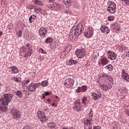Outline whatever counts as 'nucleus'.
I'll list each match as a JSON object with an SVG mask.
<instances>
[{
  "label": "nucleus",
  "mask_w": 129,
  "mask_h": 129,
  "mask_svg": "<svg viewBox=\"0 0 129 129\" xmlns=\"http://www.w3.org/2000/svg\"><path fill=\"white\" fill-rule=\"evenodd\" d=\"M82 32V23H79L77 26H74L71 29L69 38L70 40H73L74 37H79Z\"/></svg>",
  "instance_id": "1"
},
{
  "label": "nucleus",
  "mask_w": 129,
  "mask_h": 129,
  "mask_svg": "<svg viewBox=\"0 0 129 129\" xmlns=\"http://www.w3.org/2000/svg\"><path fill=\"white\" fill-rule=\"evenodd\" d=\"M13 98V96L10 94H5L1 98V101L2 102V105H8Z\"/></svg>",
  "instance_id": "2"
},
{
  "label": "nucleus",
  "mask_w": 129,
  "mask_h": 129,
  "mask_svg": "<svg viewBox=\"0 0 129 129\" xmlns=\"http://www.w3.org/2000/svg\"><path fill=\"white\" fill-rule=\"evenodd\" d=\"M107 6V11L110 13V14H114L116 11V4L111 1H108Z\"/></svg>",
  "instance_id": "3"
},
{
  "label": "nucleus",
  "mask_w": 129,
  "mask_h": 129,
  "mask_svg": "<svg viewBox=\"0 0 129 129\" xmlns=\"http://www.w3.org/2000/svg\"><path fill=\"white\" fill-rule=\"evenodd\" d=\"M11 113L12 114L13 118L14 119H16L18 120L21 118V113L19 111V110L13 108L11 110Z\"/></svg>",
  "instance_id": "4"
},
{
  "label": "nucleus",
  "mask_w": 129,
  "mask_h": 129,
  "mask_svg": "<svg viewBox=\"0 0 129 129\" xmlns=\"http://www.w3.org/2000/svg\"><path fill=\"white\" fill-rule=\"evenodd\" d=\"M75 55H76L78 58H83L85 56V50L83 48L77 49L75 52Z\"/></svg>",
  "instance_id": "5"
},
{
  "label": "nucleus",
  "mask_w": 129,
  "mask_h": 129,
  "mask_svg": "<svg viewBox=\"0 0 129 129\" xmlns=\"http://www.w3.org/2000/svg\"><path fill=\"white\" fill-rule=\"evenodd\" d=\"M85 37L86 38H90V37L93 36V28L92 27H88L87 28L84 33Z\"/></svg>",
  "instance_id": "6"
},
{
  "label": "nucleus",
  "mask_w": 129,
  "mask_h": 129,
  "mask_svg": "<svg viewBox=\"0 0 129 129\" xmlns=\"http://www.w3.org/2000/svg\"><path fill=\"white\" fill-rule=\"evenodd\" d=\"M37 116L38 118L40 119L42 122H46V120H48V118L45 115V113H44V112H43L42 111H38Z\"/></svg>",
  "instance_id": "7"
},
{
  "label": "nucleus",
  "mask_w": 129,
  "mask_h": 129,
  "mask_svg": "<svg viewBox=\"0 0 129 129\" xmlns=\"http://www.w3.org/2000/svg\"><path fill=\"white\" fill-rule=\"evenodd\" d=\"M92 123H93V120L92 118L84 119V124L87 126L88 128L92 129Z\"/></svg>",
  "instance_id": "8"
},
{
  "label": "nucleus",
  "mask_w": 129,
  "mask_h": 129,
  "mask_svg": "<svg viewBox=\"0 0 129 129\" xmlns=\"http://www.w3.org/2000/svg\"><path fill=\"white\" fill-rule=\"evenodd\" d=\"M40 86V83H30L28 86V90L31 92L36 91V89Z\"/></svg>",
  "instance_id": "9"
},
{
  "label": "nucleus",
  "mask_w": 129,
  "mask_h": 129,
  "mask_svg": "<svg viewBox=\"0 0 129 129\" xmlns=\"http://www.w3.org/2000/svg\"><path fill=\"white\" fill-rule=\"evenodd\" d=\"M74 83V80L73 79L68 78L64 82V85L67 88H70Z\"/></svg>",
  "instance_id": "10"
},
{
  "label": "nucleus",
  "mask_w": 129,
  "mask_h": 129,
  "mask_svg": "<svg viewBox=\"0 0 129 129\" xmlns=\"http://www.w3.org/2000/svg\"><path fill=\"white\" fill-rule=\"evenodd\" d=\"M38 33H39V36H40V37H43V38H45V37H46V35H47V33H48V32L47 31V29H46V28L42 27V28H40L38 30Z\"/></svg>",
  "instance_id": "11"
},
{
  "label": "nucleus",
  "mask_w": 129,
  "mask_h": 129,
  "mask_svg": "<svg viewBox=\"0 0 129 129\" xmlns=\"http://www.w3.org/2000/svg\"><path fill=\"white\" fill-rule=\"evenodd\" d=\"M100 31L101 33H105V35H108L110 32V30L108 27L106 25H103L100 28Z\"/></svg>",
  "instance_id": "12"
},
{
  "label": "nucleus",
  "mask_w": 129,
  "mask_h": 129,
  "mask_svg": "<svg viewBox=\"0 0 129 129\" xmlns=\"http://www.w3.org/2000/svg\"><path fill=\"white\" fill-rule=\"evenodd\" d=\"M121 72H122V73H121L122 79H123V80H125V81L128 82V81H129L128 74L125 73V70H122Z\"/></svg>",
  "instance_id": "13"
},
{
  "label": "nucleus",
  "mask_w": 129,
  "mask_h": 129,
  "mask_svg": "<svg viewBox=\"0 0 129 129\" xmlns=\"http://www.w3.org/2000/svg\"><path fill=\"white\" fill-rule=\"evenodd\" d=\"M107 54H108V58L110 60H115L117 56L114 52L110 51H108Z\"/></svg>",
  "instance_id": "14"
},
{
  "label": "nucleus",
  "mask_w": 129,
  "mask_h": 129,
  "mask_svg": "<svg viewBox=\"0 0 129 129\" xmlns=\"http://www.w3.org/2000/svg\"><path fill=\"white\" fill-rule=\"evenodd\" d=\"M11 71V74H18L19 72V69L16 66H12L11 67L8 68Z\"/></svg>",
  "instance_id": "15"
},
{
  "label": "nucleus",
  "mask_w": 129,
  "mask_h": 129,
  "mask_svg": "<svg viewBox=\"0 0 129 129\" xmlns=\"http://www.w3.org/2000/svg\"><path fill=\"white\" fill-rule=\"evenodd\" d=\"M83 106L81 105H76L73 106V109L75 110V111H77V112H80V111H82Z\"/></svg>",
  "instance_id": "16"
},
{
  "label": "nucleus",
  "mask_w": 129,
  "mask_h": 129,
  "mask_svg": "<svg viewBox=\"0 0 129 129\" xmlns=\"http://www.w3.org/2000/svg\"><path fill=\"white\" fill-rule=\"evenodd\" d=\"M100 62L102 65L105 66L108 64L109 60L106 57H102L100 58Z\"/></svg>",
  "instance_id": "17"
},
{
  "label": "nucleus",
  "mask_w": 129,
  "mask_h": 129,
  "mask_svg": "<svg viewBox=\"0 0 129 129\" xmlns=\"http://www.w3.org/2000/svg\"><path fill=\"white\" fill-rule=\"evenodd\" d=\"M67 65H75V64H77L78 61L76 60L73 59V58H71L69 60L66 62Z\"/></svg>",
  "instance_id": "18"
},
{
  "label": "nucleus",
  "mask_w": 129,
  "mask_h": 129,
  "mask_svg": "<svg viewBox=\"0 0 129 129\" xmlns=\"http://www.w3.org/2000/svg\"><path fill=\"white\" fill-rule=\"evenodd\" d=\"M8 111V107L5 105H3L0 106V112H6Z\"/></svg>",
  "instance_id": "19"
},
{
  "label": "nucleus",
  "mask_w": 129,
  "mask_h": 129,
  "mask_svg": "<svg viewBox=\"0 0 129 129\" xmlns=\"http://www.w3.org/2000/svg\"><path fill=\"white\" fill-rule=\"evenodd\" d=\"M119 91L121 93H126L127 92V89L124 87H121Z\"/></svg>",
  "instance_id": "20"
},
{
  "label": "nucleus",
  "mask_w": 129,
  "mask_h": 129,
  "mask_svg": "<svg viewBox=\"0 0 129 129\" xmlns=\"http://www.w3.org/2000/svg\"><path fill=\"white\" fill-rule=\"evenodd\" d=\"M105 68L106 70H108L109 71H112L113 70V67L110 64L107 65Z\"/></svg>",
  "instance_id": "21"
},
{
  "label": "nucleus",
  "mask_w": 129,
  "mask_h": 129,
  "mask_svg": "<svg viewBox=\"0 0 129 129\" xmlns=\"http://www.w3.org/2000/svg\"><path fill=\"white\" fill-rule=\"evenodd\" d=\"M34 4H35V5H37V6H42L43 5V2H42L40 0H34Z\"/></svg>",
  "instance_id": "22"
},
{
  "label": "nucleus",
  "mask_w": 129,
  "mask_h": 129,
  "mask_svg": "<svg viewBox=\"0 0 129 129\" xmlns=\"http://www.w3.org/2000/svg\"><path fill=\"white\" fill-rule=\"evenodd\" d=\"M53 7L54 9L56 10H59V9H60V5H59L58 3H55V2L53 3Z\"/></svg>",
  "instance_id": "23"
},
{
  "label": "nucleus",
  "mask_w": 129,
  "mask_h": 129,
  "mask_svg": "<svg viewBox=\"0 0 129 129\" xmlns=\"http://www.w3.org/2000/svg\"><path fill=\"white\" fill-rule=\"evenodd\" d=\"M92 98H93V99H94V100H98V98H99V97L97 95V93H93L92 94Z\"/></svg>",
  "instance_id": "24"
},
{
  "label": "nucleus",
  "mask_w": 129,
  "mask_h": 129,
  "mask_svg": "<svg viewBox=\"0 0 129 129\" xmlns=\"http://www.w3.org/2000/svg\"><path fill=\"white\" fill-rule=\"evenodd\" d=\"M81 100L82 103H83V104H84L85 105H86V104H87V97H83V98H82Z\"/></svg>",
  "instance_id": "25"
},
{
  "label": "nucleus",
  "mask_w": 129,
  "mask_h": 129,
  "mask_svg": "<svg viewBox=\"0 0 129 129\" xmlns=\"http://www.w3.org/2000/svg\"><path fill=\"white\" fill-rule=\"evenodd\" d=\"M16 95L18 97L22 98V97L23 96V93H22V91L18 90L16 92Z\"/></svg>",
  "instance_id": "26"
},
{
  "label": "nucleus",
  "mask_w": 129,
  "mask_h": 129,
  "mask_svg": "<svg viewBox=\"0 0 129 129\" xmlns=\"http://www.w3.org/2000/svg\"><path fill=\"white\" fill-rule=\"evenodd\" d=\"M34 11L36 12V14H43L42 12H43V10H42V9L41 8H34Z\"/></svg>",
  "instance_id": "27"
},
{
  "label": "nucleus",
  "mask_w": 129,
  "mask_h": 129,
  "mask_svg": "<svg viewBox=\"0 0 129 129\" xmlns=\"http://www.w3.org/2000/svg\"><path fill=\"white\" fill-rule=\"evenodd\" d=\"M41 86H43V87H46V86H48L49 85V83H48L47 81H43L41 83Z\"/></svg>",
  "instance_id": "28"
},
{
  "label": "nucleus",
  "mask_w": 129,
  "mask_h": 129,
  "mask_svg": "<svg viewBox=\"0 0 129 129\" xmlns=\"http://www.w3.org/2000/svg\"><path fill=\"white\" fill-rule=\"evenodd\" d=\"M36 18H37V16L36 15H31L29 19V23H33V21H32V20H35V19H36Z\"/></svg>",
  "instance_id": "29"
},
{
  "label": "nucleus",
  "mask_w": 129,
  "mask_h": 129,
  "mask_svg": "<svg viewBox=\"0 0 129 129\" xmlns=\"http://www.w3.org/2000/svg\"><path fill=\"white\" fill-rule=\"evenodd\" d=\"M88 116H89V118H91L92 119L93 118V111L92 109H90L89 112L88 113Z\"/></svg>",
  "instance_id": "30"
},
{
  "label": "nucleus",
  "mask_w": 129,
  "mask_h": 129,
  "mask_svg": "<svg viewBox=\"0 0 129 129\" xmlns=\"http://www.w3.org/2000/svg\"><path fill=\"white\" fill-rule=\"evenodd\" d=\"M100 87L102 89V90H104V91L108 90L107 86L105 85H100Z\"/></svg>",
  "instance_id": "31"
},
{
  "label": "nucleus",
  "mask_w": 129,
  "mask_h": 129,
  "mask_svg": "<svg viewBox=\"0 0 129 129\" xmlns=\"http://www.w3.org/2000/svg\"><path fill=\"white\" fill-rule=\"evenodd\" d=\"M53 42V38L51 37H48L46 40H45V43H47L49 44V43H52Z\"/></svg>",
  "instance_id": "32"
},
{
  "label": "nucleus",
  "mask_w": 129,
  "mask_h": 129,
  "mask_svg": "<svg viewBox=\"0 0 129 129\" xmlns=\"http://www.w3.org/2000/svg\"><path fill=\"white\" fill-rule=\"evenodd\" d=\"M47 126L50 128H54V127H55V123L53 122L48 123L47 124Z\"/></svg>",
  "instance_id": "33"
},
{
  "label": "nucleus",
  "mask_w": 129,
  "mask_h": 129,
  "mask_svg": "<svg viewBox=\"0 0 129 129\" xmlns=\"http://www.w3.org/2000/svg\"><path fill=\"white\" fill-rule=\"evenodd\" d=\"M86 90H87V86H83L82 87H81V92H85Z\"/></svg>",
  "instance_id": "34"
},
{
  "label": "nucleus",
  "mask_w": 129,
  "mask_h": 129,
  "mask_svg": "<svg viewBox=\"0 0 129 129\" xmlns=\"http://www.w3.org/2000/svg\"><path fill=\"white\" fill-rule=\"evenodd\" d=\"M66 54H67V53H66L64 50L63 51H62L60 54H59V57L60 58H64V57H65V56L66 55Z\"/></svg>",
  "instance_id": "35"
},
{
  "label": "nucleus",
  "mask_w": 129,
  "mask_h": 129,
  "mask_svg": "<svg viewBox=\"0 0 129 129\" xmlns=\"http://www.w3.org/2000/svg\"><path fill=\"white\" fill-rule=\"evenodd\" d=\"M107 78L108 79V80L110 82H113V78H112L111 76L107 75Z\"/></svg>",
  "instance_id": "36"
},
{
  "label": "nucleus",
  "mask_w": 129,
  "mask_h": 129,
  "mask_svg": "<svg viewBox=\"0 0 129 129\" xmlns=\"http://www.w3.org/2000/svg\"><path fill=\"white\" fill-rule=\"evenodd\" d=\"M112 85H113V83H108L107 85V89H111L112 88Z\"/></svg>",
  "instance_id": "37"
},
{
  "label": "nucleus",
  "mask_w": 129,
  "mask_h": 129,
  "mask_svg": "<svg viewBox=\"0 0 129 129\" xmlns=\"http://www.w3.org/2000/svg\"><path fill=\"white\" fill-rule=\"evenodd\" d=\"M16 34L18 37H22V35H23V31L21 30H19L16 32Z\"/></svg>",
  "instance_id": "38"
},
{
  "label": "nucleus",
  "mask_w": 129,
  "mask_h": 129,
  "mask_svg": "<svg viewBox=\"0 0 129 129\" xmlns=\"http://www.w3.org/2000/svg\"><path fill=\"white\" fill-rule=\"evenodd\" d=\"M114 31L116 32V33H118L119 32V30H120V28L119 26H118L117 27H113Z\"/></svg>",
  "instance_id": "39"
},
{
  "label": "nucleus",
  "mask_w": 129,
  "mask_h": 129,
  "mask_svg": "<svg viewBox=\"0 0 129 129\" xmlns=\"http://www.w3.org/2000/svg\"><path fill=\"white\" fill-rule=\"evenodd\" d=\"M14 80L19 83L21 82V80H22V79H21L20 77H18V78H14Z\"/></svg>",
  "instance_id": "40"
},
{
  "label": "nucleus",
  "mask_w": 129,
  "mask_h": 129,
  "mask_svg": "<svg viewBox=\"0 0 129 129\" xmlns=\"http://www.w3.org/2000/svg\"><path fill=\"white\" fill-rule=\"evenodd\" d=\"M103 76H107V75L106 74H104V73L100 74L99 77H100V79H101V80H102V77Z\"/></svg>",
  "instance_id": "41"
},
{
  "label": "nucleus",
  "mask_w": 129,
  "mask_h": 129,
  "mask_svg": "<svg viewBox=\"0 0 129 129\" xmlns=\"http://www.w3.org/2000/svg\"><path fill=\"white\" fill-rule=\"evenodd\" d=\"M21 50L23 51V52L26 53L27 51H28V47L24 46L21 48Z\"/></svg>",
  "instance_id": "42"
},
{
  "label": "nucleus",
  "mask_w": 129,
  "mask_h": 129,
  "mask_svg": "<svg viewBox=\"0 0 129 129\" xmlns=\"http://www.w3.org/2000/svg\"><path fill=\"white\" fill-rule=\"evenodd\" d=\"M39 51L40 53H41V54H47V51L44 50L43 48H40Z\"/></svg>",
  "instance_id": "43"
},
{
  "label": "nucleus",
  "mask_w": 129,
  "mask_h": 129,
  "mask_svg": "<svg viewBox=\"0 0 129 129\" xmlns=\"http://www.w3.org/2000/svg\"><path fill=\"white\" fill-rule=\"evenodd\" d=\"M75 104H76V105H80L81 104V102L80 101V100L78 99L75 101Z\"/></svg>",
  "instance_id": "44"
},
{
  "label": "nucleus",
  "mask_w": 129,
  "mask_h": 129,
  "mask_svg": "<svg viewBox=\"0 0 129 129\" xmlns=\"http://www.w3.org/2000/svg\"><path fill=\"white\" fill-rule=\"evenodd\" d=\"M26 55H27L28 56L30 57L32 55V51L28 49V52L26 53Z\"/></svg>",
  "instance_id": "45"
},
{
  "label": "nucleus",
  "mask_w": 129,
  "mask_h": 129,
  "mask_svg": "<svg viewBox=\"0 0 129 129\" xmlns=\"http://www.w3.org/2000/svg\"><path fill=\"white\" fill-rule=\"evenodd\" d=\"M114 20V17L113 16H109L108 17V21H109V22H111Z\"/></svg>",
  "instance_id": "46"
},
{
  "label": "nucleus",
  "mask_w": 129,
  "mask_h": 129,
  "mask_svg": "<svg viewBox=\"0 0 129 129\" xmlns=\"http://www.w3.org/2000/svg\"><path fill=\"white\" fill-rule=\"evenodd\" d=\"M63 3L64 5H67V4H70L71 3V0H63Z\"/></svg>",
  "instance_id": "47"
},
{
  "label": "nucleus",
  "mask_w": 129,
  "mask_h": 129,
  "mask_svg": "<svg viewBox=\"0 0 129 129\" xmlns=\"http://www.w3.org/2000/svg\"><path fill=\"white\" fill-rule=\"evenodd\" d=\"M97 94L98 97H99V98H101V92L99 91H97Z\"/></svg>",
  "instance_id": "48"
},
{
  "label": "nucleus",
  "mask_w": 129,
  "mask_h": 129,
  "mask_svg": "<svg viewBox=\"0 0 129 129\" xmlns=\"http://www.w3.org/2000/svg\"><path fill=\"white\" fill-rule=\"evenodd\" d=\"M93 129H101V126L100 125L95 126L94 125L93 126Z\"/></svg>",
  "instance_id": "49"
},
{
  "label": "nucleus",
  "mask_w": 129,
  "mask_h": 129,
  "mask_svg": "<svg viewBox=\"0 0 129 129\" xmlns=\"http://www.w3.org/2000/svg\"><path fill=\"white\" fill-rule=\"evenodd\" d=\"M64 51L67 54L69 52H70V49L69 47H67Z\"/></svg>",
  "instance_id": "50"
},
{
  "label": "nucleus",
  "mask_w": 129,
  "mask_h": 129,
  "mask_svg": "<svg viewBox=\"0 0 129 129\" xmlns=\"http://www.w3.org/2000/svg\"><path fill=\"white\" fill-rule=\"evenodd\" d=\"M92 59L94 61H96L97 60V56L96 55H94Z\"/></svg>",
  "instance_id": "51"
},
{
  "label": "nucleus",
  "mask_w": 129,
  "mask_h": 129,
  "mask_svg": "<svg viewBox=\"0 0 129 129\" xmlns=\"http://www.w3.org/2000/svg\"><path fill=\"white\" fill-rule=\"evenodd\" d=\"M77 93H79L80 92H81V88L80 87H79L78 89L76 90Z\"/></svg>",
  "instance_id": "52"
},
{
  "label": "nucleus",
  "mask_w": 129,
  "mask_h": 129,
  "mask_svg": "<svg viewBox=\"0 0 129 129\" xmlns=\"http://www.w3.org/2000/svg\"><path fill=\"white\" fill-rule=\"evenodd\" d=\"M26 48H27L28 50H31V47H30L29 43H27L26 45Z\"/></svg>",
  "instance_id": "53"
},
{
  "label": "nucleus",
  "mask_w": 129,
  "mask_h": 129,
  "mask_svg": "<svg viewBox=\"0 0 129 129\" xmlns=\"http://www.w3.org/2000/svg\"><path fill=\"white\" fill-rule=\"evenodd\" d=\"M23 129H32V127H31L29 125H27V126H24Z\"/></svg>",
  "instance_id": "54"
},
{
  "label": "nucleus",
  "mask_w": 129,
  "mask_h": 129,
  "mask_svg": "<svg viewBox=\"0 0 129 129\" xmlns=\"http://www.w3.org/2000/svg\"><path fill=\"white\" fill-rule=\"evenodd\" d=\"M122 2H124L125 5L129 4V0H122Z\"/></svg>",
  "instance_id": "55"
},
{
  "label": "nucleus",
  "mask_w": 129,
  "mask_h": 129,
  "mask_svg": "<svg viewBox=\"0 0 129 129\" xmlns=\"http://www.w3.org/2000/svg\"><path fill=\"white\" fill-rule=\"evenodd\" d=\"M44 93H45L44 95H45V96H48V95H50V94H51L50 92H45Z\"/></svg>",
  "instance_id": "56"
},
{
  "label": "nucleus",
  "mask_w": 129,
  "mask_h": 129,
  "mask_svg": "<svg viewBox=\"0 0 129 129\" xmlns=\"http://www.w3.org/2000/svg\"><path fill=\"white\" fill-rule=\"evenodd\" d=\"M47 8H48V9H53V6H52V5H48L46 6Z\"/></svg>",
  "instance_id": "57"
},
{
  "label": "nucleus",
  "mask_w": 129,
  "mask_h": 129,
  "mask_svg": "<svg viewBox=\"0 0 129 129\" xmlns=\"http://www.w3.org/2000/svg\"><path fill=\"white\" fill-rule=\"evenodd\" d=\"M30 83V79L25 81V84H29Z\"/></svg>",
  "instance_id": "58"
},
{
  "label": "nucleus",
  "mask_w": 129,
  "mask_h": 129,
  "mask_svg": "<svg viewBox=\"0 0 129 129\" xmlns=\"http://www.w3.org/2000/svg\"><path fill=\"white\" fill-rule=\"evenodd\" d=\"M26 28H27V26H26L25 24H23L22 26V30L26 29Z\"/></svg>",
  "instance_id": "59"
},
{
  "label": "nucleus",
  "mask_w": 129,
  "mask_h": 129,
  "mask_svg": "<svg viewBox=\"0 0 129 129\" xmlns=\"http://www.w3.org/2000/svg\"><path fill=\"white\" fill-rule=\"evenodd\" d=\"M66 6H68V7H71V6H72V4L71 3H67Z\"/></svg>",
  "instance_id": "60"
},
{
  "label": "nucleus",
  "mask_w": 129,
  "mask_h": 129,
  "mask_svg": "<svg viewBox=\"0 0 129 129\" xmlns=\"http://www.w3.org/2000/svg\"><path fill=\"white\" fill-rule=\"evenodd\" d=\"M117 27H119V26L117 24H115L114 25V28H116Z\"/></svg>",
  "instance_id": "61"
},
{
  "label": "nucleus",
  "mask_w": 129,
  "mask_h": 129,
  "mask_svg": "<svg viewBox=\"0 0 129 129\" xmlns=\"http://www.w3.org/2000/svg\"><path fill=\"white\" fill-rule=\"evenodd\" d=\"M126 114H127L128 116H129V110H127V111H126L125 112Z\"/></svg>",
  "instance_id": "62"
},
{
  "label": "nucleus",
  "mask_w": 129,
  "mask_h": 129,
  "mask_svg": "<svg viewBox=\"0 0 129 129\" xmlns=\"http://www.w3.org/2000/svg\"><path fill=\"white\" fill-rule=\"evenodd\" d=\"M2 36H3V32L2 31H0V37H2Z\"/></svg>",
  "instance_id": "63"
},
{
  "label": "nucleus",
  "mask_w": 129,
  "mask_h": 129,
  "mask_svg": "<svg viewBox=\"0 0 129 129\" xmlns=\"http://www.w3.org/2000/svg\"><path fill=\"white\" fill-rule=\"evenodd\" d=\"M34 6H31L30 8V10H33V9H34Z\"/></svg>",
  "instance_id": "64"
}]
</instances>
